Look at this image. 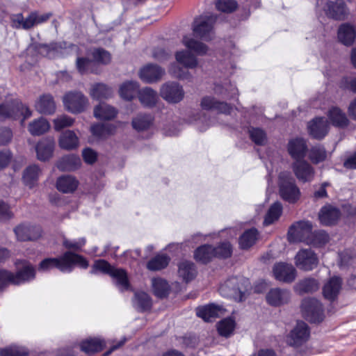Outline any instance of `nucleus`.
<instances>
[{
    "label": "nucleus",
    "instance_id": "nucleus-1",
    "mask_svg": "<svg viewBox=\"0 0 356 356\" xmlns=\"http://www.w3.org/2000/svg\"><path fill=\"white\" fill-rule=\"evenodd\" d=\"M74 266L86 269L89 264L83 256L67 251L60 257L43 259L38 266V270L48 272L58 268L62 273H70Z\"/></svg>",
    "mask_w": 356,
    "mask_h": 356
},
{
    "label": "nucleus",
    "instance_id": "nucleus-2",
    "mask_svg": "<svg viewBox=\"0 0 356 356\" xmlns=\"http://www.w3.org/2000/svg\"><path fill=\"white\" fill-rule=\"evenodd\" d=\"M15 265L16 273L6 269L0 270V291L9 284L18 285L35 279L36 270L29 261L17 259Z\"/></svg>",
    "mask_w": 356,
    "mask_h": 356
},
{
    "label": "nucleus",
    "instance_id": "nucleus-3",
    "mask_svg": "<svg viewBox=\"0 0 356 356\" xmlns=\"http://www.w3.org/2000/svg\"><path fill=\"white\" fill-rule=\"evenodd\" d=\"M99 273L108 275L120 290L124 291L129 289L130 286L127 273L122 268H115L108 261L104 259H98L95 261L92 266L90 273L97 274Z\"/></svg>",
    "mask_w": 356,
    "mask_h": 356
},
{
    "label": "nucleus",
    "instance_id": "nucleus-4",
    "mask_svg": "<svg viewBox=\"0 0 356 356\" xmlns=\"http://www.w3.org/2000/svg\"><path fill=\"white\" fill-rule=\"evenodd\" d=\"M250 289V282L248 279L243 277H234L220 286L219 292L222 296L242 301Z\"/></svg>",
    "mask_w": 356,
    "mask_h": 356
},
{
    "label": "nucleus",
    "instance_id": "nucleus-5",
    "mask_svg": "<svg viewBox=\"0 0 356 356\" xmlns=\"http://www.w3.org/2000/svg\"><path fill=\"white\" fill-rule=\"evenodd\" d=\"M32 111L28 106L17 99L3 102L0 104V120H16L22 116L21 124L23 125L26 119L30 118Z\"/></svg>",
    "mask_w": 356,
    "mask_h": 356
},
{
    "label": "nucleus",
    "instance_id": "nucleus-6",
    "mask_svg": "<svg viewBox=\"0 0 356 356\" xmlns=\"http://www.w3.org/2000/svg\"><path fill=\"white\" fill-rule=\"evenodd\" d=\"M279 193L280 197L289 203H295L300 197V191L289 172H282L279 176Z\"/></svg>",
    "mask_w": 356,
    "mask_h": 356
},
{
    "label": "nucleus",
    "instance_id": "nucleus-7",
    "mask_svg": "<svg viewBox=\"0 0 356 356\" xmlns=\"http://www.w3.org/2000/svg\"><path fill=\"white\" fill-rule=\"evenodd\" d=\"M51 15V13L39 14L37 12H32L24 18L22 13H18L13 15L10 19L14 28L28 30L47 22Z\"/></svg>",
    "mask_w": 356,
    "mask_h": 356
},
{
    "label": "nucleus",
    "instance_id": "nucleus-8",
    "mask_svg": "<svg viewBox=\"0 0 356 356\" xmlns=\"http://www.w3.org/2000/svg\"><path fill=\"white\" fill-rule=\"evenodd\" d=\"M216 17L212 15H204L196 18L193 26L194 35L205 41L213 38V26Z\"/></svg>",
    "mask_w": 356,
    "mask_h": 356
},
{
    "label": "nucleus",
    "instance_id": "nucleus-9",
    "mask_svg": "<svg viewBox=\"0 0 356 356\" xmlns=\"http://www.w3.org/2000/svg\"><path fill=\"white\" fill-rule=\"evenodd\" d=\"M65 110L73 114L80 113L88 106V98L81 92L70 91L63 97Z\"/></svg>",
    "mask_w": 356,
    "mask_h": 356
},
{
    "label": "nucleus",
    "instance_id": "nucleus-10",
    "mask_svg": "<svg viewBox=\"0 0 356 356\" xmlns=\"http://www.w3.org/2000/svg\"><path fill=\"white\" fill-rule=\"evenodd\" d=\"M312 225L309 221H299L294 223L289 229L288 239L290 242H306L311 241Z\"/></svg>",
    "mask_w": 356,
    "mask_h": 356
},
{
    "label": "nucleus",
    "instance_id": "nucleus-11",
    "mask_svg": "<svg viewBox=\"0 0 356 356\" xmlns=\"http://www.w3.org/2000/svg\"><path fill=\"white\" fill-rule=\"evenodd\" d=\"M317 8H321L325 13L335 19L343 20L346 19L349 11L343 0L329 1L324 6L323 0H317Z\"/></svg>",
    "mask_w": 356,
    "mask_h": 356
},
{
    "label": "nucleus",
    "instance_id": "nucleus-12",
    "mask_svg": "<svg viewBox=\"0 0 356 356\" xmlns=\"http://www.w3.org/2000/svg\"><path fill=\"white\" fill-rule=\"evenodd\" d=\"M184 90L179 83L169 81L163 83L160 89L161 97L170 104H177L183 100Z\"/></svg>",
    "mask_w": 356,
    "mask_h": 356
},
{
    "label": "nucleus",
    "instance_id": "nucleus-13",
    "mask_svg": "<svg viewBox=\"0 0 356 356\" xmlns=\"http://www.w3.org/2000/svg\"><path fill=\"white\" fill-rule=\"evenodd\" d=\"M305 317L312 323H319L323 319V312L320 302L315 298H306L301 305Z\"/></svg>",
    "mask_w": 356,
    "mask_h": 356
},
{
    "label": "nucleus",
    "instance_id": "nucleus-14",
    "mask_svg": "<svg viewBox=\"0 0 356 356\" xmlns=\"http://www.w3.org/2000/svg\"><path fill=\"white\" fill-rule=\"evenodd\" d=\"M308 325L302 321L297 322L295 327L286 337V343L291 346L298 347L304 344L309 338Z\"/></svg>",
    "mask_w": 356,
    "mask_h": 356
},
{
    "label": "nucleus",
    "instance_id": "nucleus-15",
    "mask_svg": "<svg viewBox=\"0 0 356 356\" xmlns=\"http://www.w3.org/2000/svg\"><path fill=\"white\" fill-rule=\"evenodd\" d=\"M16 238L20 241H35L40 238L42 229L39 225L22 223L14 229Z\"/></svg>",
    "mask_w": 356,
    "mask_h": 356
},
{
    "label": "nucleus",
    "instance_id": "nucleus-16",
    "mask_svg": "<svg viewBox=\"0 0 356 356\" xmlns=\"http://www.w3.org/2000/svg\"><path fill=\"white\" fill-rule=\"evenodd\" d=\"M318 260L314 252L310 249L300 250L295 257V264L300 270H312L316 268Z\"/></svg>",
    "mask_w": 356,
    "mask_h": 356
},
{
    "label": "nucleus",
    "instance_id": "nucleus-17",
    "mask_svg": "<svg viewBox=\"0 0 356 356\" xmlns=\"http://www.w3.org/2000/svg\"><path fill=\"white\" fill-rule=\"evenodd\" d=\"M273 273L277 280L286 283L292 282L296 277V268L291 264L284 262L275 264Z\"/></svg>",
    "mask_w": 356,
    "mask_h": 356
},
{
    "label": "nucleus",
    "instance_id": "nucleus-18",
    "mask_svg": "<svg viewBox=\"0 0 356 356\" xmlns=\"http://www.w3.org/2000/svg\"><path fill=\"white\" fill-rule=\"evenodd\" d=\"M164 74L165 70L160 66L148 64L140 69L139 77L144 82L153 83L161 79Z\"/></svg>",
    "mask_w": 356,
    "mask_h": 356
},
{
    "label": "nucleus",
    "instance_id": "nucleus-19",
    "mask_svg": "<svg viewBox=\"0 0 356 356\" xmlns=\"http://www.w3.org/2000/svg\"><path fill=\"white\" fill-rule=\"evenodd\" d=\"M291 298L290 291L280 288L271 289L266 294L267 302L275 307L287 303Z\"/></svg>",
    "mask_w": 356,
    "mask_h": 356
},
{
    "label": "nucleus",
    "instance_id": "nucleus-20",
    "mask_svg": "<svg viewBox=\"0 0 356 356\" xmlns=\"http://www.w3.org/2000/svg\"><path fill=\"white\" fill-rule=\"evenodd\" d=\"M225 309L218 305L209 304L198 307L196 310L197 316L206 322L212 321L213 319L223 315Z\"/></svg>",
    "mask_w": 356,
    "mask_h": 356
},
{
    "label": "nucleus",
    "instance_id": "nucleus-21",
    "mask_svg": "<svg viewBox=\"0 0 356 356\" xmlns=\"http://www.w3.org/2000/svg\"><path fill=\"white\" fill-rule=\"evenodd\" d=\"M287 149L291 156L296 161H300L304 159L307 152L306 141L302 138H296L290 140Z\"/></svg>",
    "mask_w": 356,
    "mask_h": 356
},
{
    "label": "nucleus",
    "instance_id": "nucleus-22",
    "mask_svg": "<svg viewBox=\"0 0 356 356\" xmlns=\"http://www.w3.org/2000/svg\"><path fill=\"white\" fill-rule=\"evenodd\" d=\"M296 177L302 182L311 181L314 176L313 168L305 161H296L293 163Z\"/></svg>",
    "mask_w": 356,
    "mask_h": 356
},
{
    "label": "nucleus",
    "instance_id": "nucleus-23",
    "mask_svg": "<svg viewBox=\"0 0 356 356\" xmlns=\"http://www.w3.org/2000/svg\"><path fill=\"white\" fill-rule=\"evenodd\" d=\"M307 128L313 138L321 139L327 134L329 124L323 118H316L308 123Z\"/></svg>",
    "mask_w": 356,
    "mask_h": 356
},
{
    "label": "nucleus",
    "instance_id": "nucleus-24",
    "mask_svg": "<svg viewBox=\"0 0 356 356\" xmlns=\"http://www.w3.org/2000/svg\"><path fill=\"white\" fill-rule=\"evenodd\" d=\"M35 110L44 115H52L56 111V103L49 94H44L38 97L35 103Z\"/></svg>",
    "mask_w": 356,
    "mask_h": 356
},
{
    "label": "nucleus",
    "instance_id": "nucleus-25",
    "mask_svg": "<svg viewBox=\"0 0 356 356\" xmlns=\"http://www.w3.org/2000/svg\"><path fill=\"white\" fill-rule=\"evenodd\" d=\"M55 141L53 138H46L41 140L35 147L37 158L40 161L49 159L54 152Z\"/></svg>",
    "mask_w": 356,
    "mask_h": 356
},
{
    "label": "nucleus",
    "instance_id": "nucleus-26",
    "mask_svg": "<svg viewBox=\"0 0 356 356\" xmlns=\"http://www.w3.org/2000/svg\"><path fill=\"white\" fill-rule=\"evenodd\" d=\"M342 281L339 277L334 276L329 279L323 287V294L327 300H334L341 289Z\"/></svg>",
    "mask_w": 356,
    "mask_h": 356
},
{
    "label": "nucleus",
    "instance_id": "nucleus-27",
    "mask_svg": "<svg viewBox=\"0 0 356 356\" xmlns=\"http://www.w3.org/2000/svg\"><path fill=\"white\" fill-rule=\"evenodd\" d=\"M201 107L204 110H215L225 114L229 113L232 110V107L227 103L217 101L214 97L210 96L202 99Z\"/></svg>",
    "mask_w": 356,
    "mask_h": 356
},
{
    "label": "nucleus",
    "instance_id": "nucleus-28",
    "mask_svg": "<svg viewBox=\"0 0 356 356\" xmlns=\"http://www.w3.org/2000/svg\"><path fill=\"white\" fill-rule=\"evenodd\" d=\"M58 145L61 149L65 150L74 149L79 145V138L74 131L67 130L60 134Z\"/></svg>",
    "mask_w": 356,
    "mask_h": 356
},
{
    "label": "nucleus",
    "instance_id": "nucleus-29",
    "mask_svg": "<svg viewBox=\"0 0 356 356\" xmlns=\"http://www.w3.org/2000/svg\"><path fill=\"white\" fill-rule=\"evenodd\" d=\"M42 174L40 168L36 165L28 166L23 172L22 180L24 184L29 188L38 184L39 177Z\"/></svg>",
    "mask_w": 356,
    "mask_h": 356
},
{
    "label": "nucleus",
    "instance_id": "nucleus-30",
    "mask_svg": "<svg viewBox=\"0 0 356 356\" xmlns=\"http://www.w3.org/2000/svg\"><path fill=\"white\" fill-rule=\"evenodd\" d=\"M78 185V180L72 175L61 176L56 181L57 189L63 193H73Z\"/></svg>",
    "mask_w": 356,
    "mask_h": 356
},
{
    "label": "nucleus",
    "instance_id": "nucleus-31",
    "mask_svg": "<svg viewBox=\"0 0 356 356\" xmlns=\"http://www.w3.org/2000/svg\"><path fill=\"white\" fill-rule=\"evenodd\" d=\"M105 341L101 338H88L81 341L80 348L86 354L91 355L101 351L105 346Z\"/></svg>",
    "mask_w": 356,
    "mask_h": 356
},
{
    "label": "nucleus",
    "instance_id": "nucleus-32",
    "mask_svg": "<svg viewBox=\"0 0 356 356\" xmlns=\"http://www.w3.org/2000/svg\"><path fill=\"white\" fill-rule=\"evenodd\" d=\"M327 118L334 127H344L348 124L346 113L339 108L333 106L327 111Z\"/></svg>",
    "mask_w": 356,
    "mask_h": 356
},
{
    "label": "nucleus",
    "instance_id": "nucleus-33",
    "mask_svg": "<svg viewBox=\"0 0 356 356\" xmlns=\"http://www.w3.org/2000/svg\"><path fill=\"white\" fill-rule=\"evenodd\" d=\"M139 84L136 81H127L122 83L119 88V95L123 99L131 101L138 95Z\"/></svg>",
    "mask_w": 356,
    "mask_h": 356
},
{
    "label": "nucleus",
    "instance_id": "nucleus-34",
    "mask_svg": "<svg viewBox=\"0 0 356 356\" xmlns=\"http://www.w3.org/2000/svg\"><path fill=\"white\" fill-rule=\"evenodd\" d=\"M339 211L337 208L328 205L321 209L318 218L322 224L330 225L339 219Z\"/></svg>",
    "mask_w": 356,
    "mask_h": 356
},
{
    "label": "nucleus",
    "instance_id": "nucleus-35",
    "mask_svg": "<svg viewBox=\"0 0 356 356\" xmlns=\"http://www.w3.org/2000/svg\"><path fill=\"white\" fill-rule=\"evenodd\" d=\"M89 94L92 99L102 100L111 97L113 94V90L107 85L98 83L91 86Z\"/></svg>",
    "mask_w": 356,
    "mask_h": 356
},
{
    "label": "nucleus",
    "instance_id": "nucleus-36",
    "mask_svg": "<svg viewBox=\"0 0 356 356\" xmlns=\"http://www.w3.org/2000/svg\"><path fill=\"white\" fill-rule=\"evenodd\" d=\"M356 38V32L353 26L349 24H343L338 30L339 40L346 46L353 44Z\"/></svg>",
    "mask_w": 356,
    "mask_h": 356
},
{
    "label": "nucleus",
    "instance_id": "nucleus-37",
    "mask_svg": "<svg viewBox=\"0 0 356 356\" xmlns=\"http://www.w3.org/2000/svg\"><path fill=\"white\" fill-rule=\"evenodd\" d=\"M178 275L186 283L193 280L197 275V270L194 264L188 261H181L179 264Z\"/></svg>",
    "mask_w": 356,
    "mask_h": 356
},
{
    "label": "nucleus",
    "instance_id": "nucleus-38",
    "mask_svg": "<svg viewBox=\"0 0 356 356\" xmlns=\"http://www.w3.org/2000/svg\"><path fill=\"white\" fill-rule=\"evenodd\" d=\"M175 58L178 63L188 69H194L198 65L197 58L188 50L178 51L175 54Z\"/></svg>",
    "mask_w": 356,
    "mask_h": 356
},
{
    "label": "nucleus",
    "instance_id": "nucleus-39",
    "mask_svg": "<svg viewBox=\"0 0 356 356\" xmlns=\"http://www.w3.org/2000/svg\"><path fill=\"white\" fill-rule=\"evenodd\" d=\"M49 129V122L42 117L33 120L28 124V131L32 136L42 135L47 132Z\"/></svg>",
    "mask_w": 356,
    "mask_h": 356
},
{
    "label": "nucleus",
    "instance_id": "nucleus-40",
    "mask_svg": "<svg viewBox=\"0 0 356 356\" xmlns=\"http://www.w3.org/2000/svg\"><path fill=\"white\" fill-rule=\"evenodd\" d=\"M138 97L141 104L145 107L155 106L159 98L156 91L149 87L140 90Z\"/></svg>",
    "mask_w": 356,
    "mask_h": 356
},
{
    "label": "nucleus",
    "instance_id": "nucleus-41",
    "mask_svg": "<svg viewBox=\"0 0 356 356\" xmlns=\"http://www.w3.org/2000/svg\"><path fill=\"white\" fill-rule=\"evenodd\" d=\"M183 44L190 51H194L197 55L207 54L209 47L205 44L195 40L189 35H184L182 39Z\"/></svg>",
    "mask_w": 356,
    "mask_h": 356
},
{
    "label": "nucleus",
    "instance_id": "nucleus-42",
    "mask_svg": "<svg viewBox=\"0 0 356 356\" xmlns=\"http://www.w3.org/2000/svg\"><path fill=\"white\" fill-rule=\"evenodd\" d=\"M81 165L80 158L74 154L62 157L57 163V167L62 171H72L77 169Z\"/></svg>",
    "mask_w": 356,
    "mask_h": 356
},
{
    "label": "nucleus",
    "instance_id": "nucleus-43",
    "mask_svg": "<svg viewBox=\"0 0 356 356\" xmlns=\"http://www.w3.org/2000/svg\"><path fill=\"white\" fill-rule=\"evenodd\" d=\"M118 113L115 108L108 104L102 103L94 108V116L99 120H109L114 118Z\"/></svg>",
    "mask_w": 356,
    "mask_h": 356
},
{
    "label": "nucleus",
    "instance_id": "nucleus-44",
    "mask_svg": "<svg viewBox=\"0 0 356 356\" xmlns=\"http://www.w3.org/2000/svg\"><path fill=\"white\" fill-rule=\"evenodd\" d=\"M216 257V252L214 248L209 245H204L198 248L194 252L195 259L200 262L206 264Z\"/></svg>",
    "mask_w": 356,
    "mask_h": 356
},
{
    "label": "nucleus",
    "instance_id": "nucleus-45",
    "mask_svg": "<svg viewBox=\"0 0 356 356\" xmlns=\"http://www.w3.org/2000/svg\"><path fill=\"white\" fill-rule=\"evenodd\" d=\"M116 127L113 124L98 123L94 124L90 128V131L93 136L102 139L114 134Z\"/></svg>",
    "mask_w": 356,
    "mask_h": 356
},
{
    "label": "nucleus",
    "instance_id": "nucleus-46",
    "mask_svg": "<svg viewBox=\"0 0 356 356\" xmlns=\"http://www.w3.org/2000/svg\"><path fill=\"white\" fill-rule=\"evenodd\" d=\"M318 288V282L313 278L304 279L297 283L295 286L296 291L300 294L316 291Z\"/></svg>",
    "mask_w": 356,
    "mask_h": 356
},
{
    "label": "nucleus",
    "instance_id": "nucleus-47",
    "mask_svg": "<svg viewBox=\"0 0 356 356\" xmlns=\"http://www.w3.org/2000/svg\"><path fill=\"white\" fill-rule=\"evenodd\" d=\"M153 123V118L149 115L139 114L132 120L133 128L138 131L149 129Z\"/></svg>",
    "mask_w": 356,
    "mask_h": 356
},
{
    "label": "nucleus",
    "instance_id": "nucleus-48",
    "mask_svg": "<svg viewBox=\"0 0 356 356\" xmlns=\"http://www.w3.org/2000/svg\"><path fill=\"white\" fill-rule=\"evenodd\" d=\"M258 236V232L256 229L252 228L246 230L239 238V245L242 249H248L252 246Z\"/></svg>",
    "mask_w": 356,
    "mask_h": 356
},
{
    "label": "nucleus",
    "instance_id": "nucleus-49",
    "mask_svg": "<svg viewBox=\"0 0 356 356\" xmlns=\"http://www.w3.org/2000/svg\"><path fill=\"white\" fill-rule=\"evenodd\" d=\"M134 307L139 311H145L151 307L149 296L145 292H136L133 300Z\"/></svg>",
    "mask_w": 356,
    "mask_h": 356
},
{
    "label": "nucleus",
    "instance_id": "nucleus-50",
    "mask_svg": "<svg viewBox=\"0 0 356 356\" xmlns=\"http://www.w3.org/2000/svg\"><path fill=\"white\" fill-rule=\"evenodd\" d=\"M152 285L155 296L159 298H164L168 296L170 291L168 283L162 278H154L152 280Z\"/></svg>",
    "mask_w": 356,
    "mask_h": 356
},
{
    "label": "nucleus",
    "instance_id": "nucleus-51",
    "mask_svg": "<svg viewBox=\"0 0 356 356\" xmlns=\"http://www.w3.org/2000/svg\"><path fill=\"white\" fill-rule=\"evenodd\" d=\"M235 327V321L231 317L222 319L217 325L218 333L225 337H229L233 333Z\"/></svg>",
    "mask_w": 356,
    "mask_h": 356
},
{
    "label": "nucleus",
    "instance_id": "nucleus-52",
    "mask_svg": "<svg viewBox=\"0 0 356 356\" xmlns=\"http://www.w3.org/2000/svg\"><path fill=\"white\" fill-rule=\"evenodd\" d=\"M282 212V205L280 202H275L268 209L264 218V224L268 225L278 220Z\"/></svg>",
    "mask_w": 356,
    "mask_h": 356
},
{
    "label": "nucleus",
    "instance_id": "nucleus-53",
    "mask_svg": "<svg viewBox=\"0 0 356 356\" xmlns=\"http://www.w3.org/2000/svg\"><path fill=\"white\" fill-rule=\"evenodd\" d=\"M169 261L165 254H158L148 261L147 268L152 271L160 270L168 266Z\"/></svg>",
    "mask_w": 356,
    "mask_h": 356
},
{
    "label": "nucleus",
    "instance_id": "nucleus-54",
    "mask_svg": "<svg viewBox=\"0 0 356 356\" xmlns=\"http://www.w3.org/2000/svg\"><path fill=\"white\" fill-rule=\"evenodd\" d=\"M214 92L222 97L232 98L237 95V88L230 83L226 82L223 86L216 85Z\"/></svg>",
    "mask_w": 356,
    "mask_h": 356
},
{
    "label": "nucleus",
    "instance_id": "nucleus-55",
    "mask_svg": "<svg viewBox=\"0 0 356 356\" xmlns=\"http://www.w3.org/2000/svg\"><path fill=\"white\" fill-rule=\"evenodd\" d=\"M62 44H41L38 47L39 53L44 56L49 57L50 58H53L56 56L58 54H62Z\"/></svg>",
    "mask_w": 356,
    "mask_h": 356
},
{
    "label": "nucleus",
    "instance_id": "nucleus-56",
    "mask_svg": "<svg viewBox=\"0 0 356 356\" xmlns=\"http://www.w3.org/2000/svg\"><path fill=\"white\" fill-rule=\"evenodd\" d=\"M74 120L67 115H61L54 119L53 124L56 131H60L63 129L71 127Z\"/></svg>",
    "mask_w": 356,
    "mask_h": 356
},
{
    "label": "nucleus",
    "instance_id": "nucleus-57",
    "mask_svg": "<svg viewBox=\"0 0 356 356\" xmlns=\"http://www.w3.org/2000/svg\"><path fill=\"white\" fill-rule=\"evenodd\" d=\"M93 56L94 61L102 64H108L111 60L109 52L103 49H95L90 53Z\"/></svg>",
    "mask_w": 356,
    "mask_h": 356
},
{
    "label": "nucleus",
    "instance_id": "nucleus-58",
    "mask_svg": "<svg viewBox=\"0 0 356 356\" xmlns=\"http://www.w3.org/2000/svg\"><path fill=\"white\" fill-rule=\"evenodd\" d=\"M309 157L313 163H318L325 159L326 152L321 146H314L310 149Z\"/></svg>",
    "mask_w": 356,
    "mask_h": 356
},
{
    "label": "nucleus",
    "instance_id": "nucleus-59",
    "mask_svg": "<svg viewBox=\"0 0 356 356\" xmlns=\"http://www.w3.org/2000/svg\"><path fill=\"white\" fill-rule=\"evenodd\" d=\"M218 10L223 13H232L237 8V3L235 0H218L216 3Z\"/></svg>",
    "mask_w": 356,
    "mask_h": 356
},
{
    "label": "nucleus",
    "instance_id": "nucleus-60",
    "mask_svg": "<svg viewBox=\"0 0 356 356\" xmlns=\"http://www.w3.org/2000/svg\"><path fill=\"white\" fill-rule=\"evenodd\" d=\"M26 355L27 351L24 348L17 346H9L0 351L1 356H25Z\"/></svg>",
    "mask_w": 356,
    "mask_h": 356
},
{
    "label": "nucleus",
    "instance_id": "nucleus-61",
    "mask_svg": "<svg viewBox=\"0 0 356 356\" xmlns=\"http://www.w3.org/2000/svg\"><path fill=\"white\" fill-rule=\"evenodd\" d=\"M250 136L252 141L259 145H263L266 142V136L264 131L260 129L252 128L250 130Z\"/></svg>",
    "mask_w": 356,
    "mask_h": 356
},
{
    "label": "nucleus",
    "instance_id": "nucleus-62",
    "mask_svg": "<svg viewBox=\"0 0 356 356\" xmlns=\"http://www.w3.org/2000/svg\"><path fill=\"white\" fill-rule=\"evenodd\" d=\"M214 249L216 252V257L227 258L232 254V246L228 242H224Z\"/></svg>",
    "mask_w": 356,
    "mask_h": 356
},
{
    "label": "nucleus",
    "instance_id": "nucleus-63",
    "mask_svg": "<svg viewBox=\"0 0 356 356\" xmlns=\"http://www.w3.org/2000/svg\"><path fill=\"white\" fill-rule=\"evenodd\" d=\"M92 65V60L88 58L77 57L76 58V68L81 74L86 73L89 71Z\"/></svg>",
    "mask_w": 356,
    "mask_h": 356
},
{
    "label": "nucleus",
    "instance_id": "nucleus-64",
    "mask_svg": "<svg viewBox=\"0 0 356 356\" xmlns=\"http://www.w3.org/2000/svg\"><path fill=\"white\" fill-rule=\"evenodd\" d=\"M169 72L175 78L179 79H187L190 77V73L176 65H172Z\"/></svg>",
    "mask_w": 356,
    "mask_h": 356
}]
</instances>
